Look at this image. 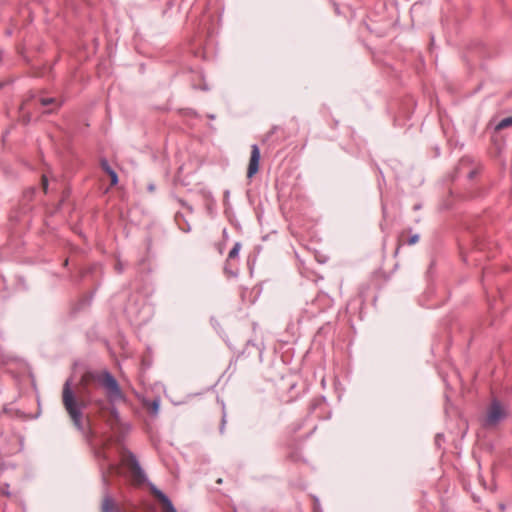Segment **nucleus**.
<instances>
[{
	"instance_id": "obj_1",
	"label": "nucleus",
	"mask_w": 512,
	"mask_h": 512,
	"mask_svg": "<svg viewBox=\"0 0 512 512\" xmlns=\"http://www.w3.org/2000/svg\"><path fill=\"white\" fill-rule=\"evenodd\" d=\"M92 385L103 386L111 400H118L123 397L116 379L108 372L85 373L80 381L77 398L71 390L70 381H66L62 390V402L74 425L79 429L81 428V409L87 406L89 387Z\"/></svg>"
},
{
	"instance_id": "obj_2",
	"label": "nucleus",
	"mask_w": 512,
	"mask_h": 512,
	"mask_svg": "<svg viewBox=\"0 0 512 512\" xmlns=\"http://www.w3.org/2000/svg\"><path fill=\"white\" fill-rule=\"evenodd\" d=\"M121 464L127 469L129 477L134 484L139 485L145 481V475L136 457L130 451H122Z\"/></svg>"
},
{
	"instance_id": "obj_3",
	"label": "nucleus",
	"mask_w": 512,
	"mask_h": 512,
	"mask_svg": "<svg viewBox=\"0 0 512 512\" xmlns=\"http://www.w3.org/2000/svg\"><path fill=\"white\" fill-rule=\"evenodd\" d=\"M507 414L503 405L497 399H493L487 410L483 426L486 428L494 427L506 418Z\"/></svg>"
},
{
	"instance_id": "obj_4",
	"label": "nucleus",
	"mask_w": 512,
	"mask_h": 512,
	"mask_svg": "<svg viewBox=\"0 0 512 512\" xmlns=\"http://www.w3.org/2000/svg\"><path fill=\"white\" fill-rule=\"evenodd\" d=\"M260 150L257 145H252L247 177L252 178L259 170Z\"/></svg>"
},
{
	"instance_id": "obj_5",
	"label": "nucleus",
	"mask_w": 512,
	"mask_h": 512,
	"mask_svg": "<svg viewBox=\"0 0 512 512\" xmlns=\"http://www.w3.org/2000/svg\"><path fill=\"white\" fill-rule=\"evenodd\" d=\"M406 234V231H402L398 237V243H397V247H396V250H395V255L398 254L400 248L407 244V245H413V244H416L418 241H419V235L418 234H414L412 235L411 237H409L407 240L404 239V236Z\"/></svg>"
},
{
	"instance_id": "obj_6",
	"label": "nucleus",
	"mask_w": 512,
	"mask_h": 512,
	"mask_svg": "<svg viewBox=\"0 0 512 512\" xmlns=\"http://www.w3.org/2000/svg\"><path fill=\"white\" fill-rule=\"evenodd\" d=\"M289 452L287 453V459L294 463L304 462V458L302 456L301 450L298 447H290Z\"/></svg>"
},
{
	"instance_id": "obj_7",
	"label": "nucleus",
	"mask_w": 512,
	"mask_h": 512,
	"mask_svg": "<svg viewBox=\"0 0 512 512\" xmlns=\"http://www.w3.org/2000/svg\"><path fill=\"white\" fill-rule=\"evenodd\" d=\"M154 495L163 504L164 512H176L169 499L161 491H155Z\"/></svg>"
},
{
	"instance_id": "obj_8",
	"label": "nucleus",
	"mask_w": 512,
	"mask_h": 512,
	"mask_svg": "<svg viewBox=\"0 0 512 512\" xmlns=\"http://www.w3.org/2000/svg\"><path fill=\"white\" fill-rule=\"evenodd\" d=\"M115 504L110 497H104L101 505L102 512H113Z\"/></svg>"
},
{
	"instance_id": "obj_9",
	"label": "nucleus",
	"mask_w": 512,
	"mask_h": 512,
	"mask_svg": "<svg viewBox=\"0 0 512 512\" xmlns=\"http://www.w3.org/2000/svg\"><path fill=\"white\" fill-rule=\"evenodd\" d=\"M296 387V382L291 379H284L282 378V381L280 383L279 389H287L288 392H291Z\"/></svg>"
},
{
	"instance_id": "obj_10",
	"label": "nucleus",
	"mask_w": 512,
	"mask_h": 512,
	"mask_svg": "<svg viewBox=\"0 0 512 512\" xmlns=\"http://www.w3.org/2000/svg\"><path fill=\"white\" fill-rule=\"evenodd\" d=\"M512 127V116L502 119L495 127L496 130H503L505 128Z\"/></svg>"
},
{
	"instance_id": "obj_11",
	"label": "nucleus",
	"mask_w": 512,
	"mask_h": 512,
	"mask_svg": "<svg viewBox=\"0 0 512 512\" xmlns=\"http://www.w3.org/2000/svg\"><path fill=\"white\" fill-rule=\"evenodd\" d=\"M240 248H241V244L235 243L233 248L229 251L228 258L231 260L235 259L238 256Z\"/></svg>"
},
{
	"instance_id": "obj_12",
	"label": "nucleus",
	"mask_w": 512,
	"mask_h": 512,
	"mask_svg": "<svg viewBox=\"0 0 512 512\" xmlns=\"http://www.w3.org/2000/svg\"><path fill=\"white\" fill-rule=\"evenodd\" d=\"M107 174L110 176L111 186H115L118 183V176L114 170L107 168Z\"/></svg>"
},
{
	"instance_id": "obj_13",
	"label": "nucleus",
	"mask_w": 512,
	"mask_h": 512,
	"mask_svg": "<svg viewBox=\"0 0 512 512\" xmlns=\"http://www.w3.org/2000/svg\"><path fill=\"white\" fill-rule=\"evenodd\" d=\"M278 397L282 402L286 403L291 402L295 398L294 395H284L283 393H279Z\"/></svg>"
},
{
	"instance_id": "obj_14",
	"label": "nucleus",
	"mask_w": 512,
	"mask_h": 512,
	"mask_svg": "<svg viewBox=\"0 0 512 512\" xmlns=\"http://www.w3.org/2000/svg\"><path fill=\"white\" fill-rule=\"evenodd\" d=\"M55 99L54 98H41L40 99V103L43 105V106H46L48 104H51V103H54Z\"/></svg>"
},
{
	"instance_id": "obj_15",
	"label": "nucleus",
	"mask_w": 512,
	"mask_h": 512,
	"mask_svg": "<svg viewBox=\"0 0 512 512\" xmlns=\"http://www.w3.org/2000/svg\"><path fill=\"white\" fill-rule=\"evenodd\" d=\"M150 408L153 413H157L159 410V403L157 401H153Z\"/></svg>"
},
{
	"instance_id": "obj_16",
	"label": "nucleus",
	"mask_w": 512,
	"mask_h": 512,
	"mask_svg": "<svg viewBox=\"0 0 512 512\" xmlns=\"http://www.w3.org/2000/svg\"><path fill=\"white\" fill-rule=\"evenodd\" d=\"M47 186H48L47 178L45 176H43L42 177V187H43L44 192L47 191Z\"/></svg>"
},
{
	"instance_id": "obj_17",
	"label": "nucleus",
	"mask_w": 512,
	"mask_h": 512,
	"mask_svg": "<svg viewBox=\"0 0 512 512\" xmlns=\"http://www.w3.org/2000/svg\"><path fill=\"white\" fill-rule=\"evenodd\" d=\"M101 167L103 168V170L107 173V168H110V166L108 165L107 161L103 160L101 162Z\"/></svg>"
},
{
	"instance_id": "obj_18",
	"label": "nucleus",
	"mask_w": 512,
	"mask_h": 512,
	"mask_svg": "<svg viewBox=\"0 0 512 512\" xmlns=\"http://www.w3.org/2000/svg\"><path fill=\"white\" fill-rule=\"evenodd\" d=\"M215 247H216V250H217L218 254L221 255L222 254V245H221V243L216 244Z\"/></svg>"
},
{
	"instance_id": "obj_19",
	"label": "nucleus",
	"mask_w": 512,
	"mask_h": 512,
	"mask_svg": "<svg viewBox=\"0 0 512 512\" xmlns=\"http://www.w3.org/2000/svg\"><path fill=\"white\" fill-rule=\"evenodd\" d=\"M476 173H477L476 170L470 171L469 174H468L469 179H473L475 177Z\"/></svg>"
},
{
	"instance_id": "obj_20",
	"label": "nucleus",
	"mask_w": 512,
	"mask_h": 512,
	"mask_svg": "<svg viewBox=\"0 0 512 512\" xmlns=\"http://www.w3.org/2000/svg\"><path fill=\"white\" fill-rule=\"evenodd\" d=\"M113 470H115L116 472H118V468L117 467H112Z\"/></svg>"
},
{
	"instance_id": "obj_21",
	"label": "nucleus",
	"mask_w": 512,
	"mask_h": 512,
	"mask_svg": "<svg viewBox=\"0 0 512 512\" xmlns=\"http://www.w3.org/2000/svg\"><path fill=\"white\" fill-rule=\"evenodd\" d=\"M221 482H222V480H221V479H218V480H217V483H218V484H221Z\"/></svg>"
},
{
	"instance_id": "obj_22",
	"label": "nucleus",
	"mask_w": 512,
	"mask_h": 512,
	"mask_svg": "<svg viewBox=\"0 0 512 512\" xmlns=\"http://www.w3.org/2000/svg\"><path fill=\"white\" fill-rule=\"evenodd\" d=\"M234 512H236V510H234Z\"/></svg>"
}]
</instances>
